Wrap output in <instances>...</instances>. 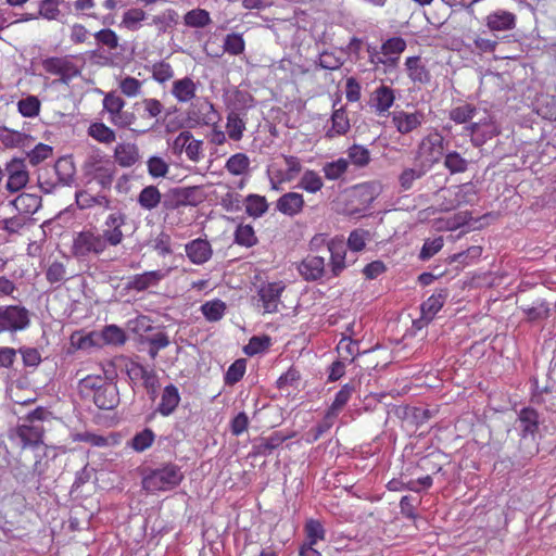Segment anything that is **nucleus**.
Wrapping results in <instances>:
<instances>
[{
    "label": "nucleus",
    "mask_w": 556,
    "mask_h": 556,
    "mask_svg": "<svg viewBox=\"0 0 556 556\" xmlns=\"http://www.w3.org/2000/svg\"><path fill=\"white\" fill-rule=\"evenodd\" d=\"M127 216L122 211L111 213L104 222L105 229L100 233L94 228L85 229L74 237L72 253L77 258L101 255L109 245L117 247L124 240L122 227Z\"/></svg>",
    "instance_id": "nucleus-1"
},
{
    "label": "nucleus",
    "mask_w": 556,
    "mask_h": 556,
    "mask_svg": "<svg viewBox=\"0 0 556 556\" xmlns=\"http://www.w3.org/2000/svg\"><path fill=\"white\" fill-rule=\"evenodd\" d=\"M81 169L88 182L96 181L104 190L111 189L117 172L115 162L99 150L87 155Z\"/></svg>",
    "instance_id": "nucleus-2"
},
{
    "label": "nucleus",
    "mask_w": 556,
    "mask_h": 556,
    "mask_svg": "<svg viewBox=\"0 0 556 556\" xmlns=\"http://www.w3.org/2000/svg\"><path fill=\"white\" fill-rule=\"evenodd\" d=\"M184 480L180 467L173 463L164 464L155 469H147L142 478V488L147 492L173 490Z\"/></svg>",
    "instance_id": "nucleus-3"
},
{
    "label": "nucleus",
    "mask_w": 556,
    "mask_h": 556,
    "mask_svg": "<svg viewBox=\"0 0 556 556\" xmlns=\"http://www.w3.org/2000/svg\"><path fill=\"white\" fill-rule=\"evenodd\" d=\"M444 154V137L433 129L418 142L415 151V163H421L430 169L441 161Z\"/></svg>",
    "instance_id": "nucleus-4"
},
{
    "label": "nucleus",
    "mask_w": 556,
    "mask_h": 556,
    "mask_svg": "<svg viewBox=\"0 0 556 556\" xmlns=\"http://www.w3.org/2000/svg\"><path fill=\"white\" fill-rule=\"evenodd\" d=\"M203 201V194L198 186L170 188L163 199V207L174 211L181 206H195Z\"/></svg>",
    "instance_id": "nucleus-5"
},
{
    "label": "nucleus",
    "mask_w": 556,
    "mask_h": 556,
    "mask_svg": "<svg viewBox=\"0 0 556 556\" xmlns=\"http://www.w3.org/2000/svg\"><path fill=\"white\" fill-rule=\"evenodd\" d=\"M465 131L470 136L472 146L479 148L501 135L502 129L495 117L486 113L478 122L469 123Z\"/></svg>",
    "instance_id": "nucleus-6"
},
{
    "label": "nucleus",
    "mask_w": 556,
    "mask_h": 556,
    "mask_svg": "<svg viewBox=\"0 0 556 556\" xmlns=\"http://www.w3.org/2000/svg\"><path fill=\"white\" fill-rule=\"evenodd\" d=\"M30 324L29 311L21 305L0 306V333L17 332Z\"/></svg>",
    "instance_id": "nucleus-7"
},
{
    "label": "nucleus",
    "mask_w": 556,
    "mask_h": 556,
    "mask_svg": "<svg viewBox=\"0 0 556 556\" xmlns=\"http://www.w3.org/2000/svg\"><path fill=\"white\" fill-rule=\"evenodd\" d=\"M125 104L123 98L112 92L103 99V108L110 115V122L119 128L130 127L137 119L134 113L124 111Z\"/></svg>",
    "instance_id": "nucleus-8"
},
{
    "label": "nucleus",
    "mask_w": 556,
    "mask_h": 556,
    "mask_svg": "<svg viewBox=\"0 0 556 556\" xmlns=\"http://www.w3.org/2000/svg\"><path fill=\"white\" fill-rule=\"evenodd\" d=\"M43 70L60 76V81L67 85L73 78L80 75V70L68 56H51L42 60Z\"/></svg>",
    "instance_id": "nucleus-9"
},
{
    "label": "nucleus",
    "mask_w": 556,
    "mask_h": 556,
    "mask_svg": "<svg viewBox=\"0 0 556 556\" xmlns=\"http://www.w3.org/2000/svg\"><path fill=\"white\" fill-rule=\"evenodd\" d=\"M5 172L8 174L5 188L10 193L18 192L29 180V174L24 159H12L5 165Z\"/></svg>",
    "instance_id": "nucleus-10"
},
{
    "label": "nucleus",
    "mask_w": 556,
    "mask_h": 556,
    "mask_svg": "<svg viewBox=\"0 0 556 556\" xmlns=\"http://www.w3.org/2000/svg\"><path fill=\"white\" fill-rule=\"evenodd\" d=\"M99 340H102L106 344L122 345L126 341L125 331L116 325L105 326L100 333L92 332L89 336L83 338L79 343V348H86L91 345H99Z\"/></svg>",
    "instance_id": "nucleus-11"
},
{
    "label": "nucleus",
    "mask_w": 556,
    "mask_h": 556,
    "mask_svg": "<svg viewBox=\"0 0 556 556\" xmlns=\"http://www.w3.org/2000/svg\"><path fill=\"white\" fill-rule=\"evenodd\" d=\"M406 49V41L402 37H392L389 38L381 45V53L387 56V59H382L377 56L376 50L370 53V61L374 64H383V65H395L399 61L400 54Z\"/></svg>",
    "instance_id": "nucleus-12"
},
{
    "label": "nucleus",
    "mask_w": 556,
    "mask_h": 556,
    "mask_svg": "<svg viewBox=\"0 0 556 556\" xmlns=\"http://www.w3.org/2000/svg\"><path fill=\"white\" fill-rule=\"evenodd\" d=\"M425 117V113L418 110L414 112L400 110L392 113V124L397 132L408 135L422 125Z\"/></svg>",
    "instance_id": "nucleus-13"
},
{
    "label": "nucleus",
    "mask_w": 556,
    "mask_h": 556,
    "mask_svg": "<svg viewBox=\"0 0 556 556\" xmlns=\"http://www.w3.org/2000/svg\"><path fill=\"white\" fill-rule=\"evenodd\" d=\"M330 253V271L333 277H338L346 268V245L343 239L333 238L327 243Z\"/></svg>",
    "instance_id": "nucleus-14"
},
{
    "label": "nucleus",
    "mask_w": 556,
    "mask_h": 556,
    "mask_svg": "<svg viewBox=\"0 0 556 556\" xmlns=\"http://www.w3.org/2000/svg\"><path fill=\"white\" fill-rule=\"evenodd\" d=\"M394 101V90L387 85H380L372 91L369 104L377 115L382 116L393 106Z\"/></svg>",
    "instance_id": "nucleus-15"
},
{
    "label": "nucleus",
    "mask_w": 556,
    "mask_h": 556,
    "mask_svg": "<svg viewBox=\"0 0 556 556\" xmlns=\"http://www.w3.org/2000/svg\"><path fill=\"white\" fill-rule=\"evenodd\" d=\"M92 402L99 409L111 410L116 408L121 402L117 386L108 380L102 389L92 397Z\"/></svg>",
    "instance_id": "nucleus-16"
},
{
    "label": "nucleus",
    "mask_w": 556,
    "mask_h": 556,
    "mask_svg": "<svg viewBox=\"0 0 556 556\" xmlns=\"http://www.w3.org/2000/svg\"><path fill=\"white\" fill-rule=\"evenodd\" d=\"M325 258L316 255H307L298 265L300 275L307 281L320 279L325 274Z\"/></svg>",
    "instance_id": "nucleus-17"
},
{
    "label": "nucleus",
    "mask_w": 556,
    "mask_h": 556,
    "mask_svg": "<svg viewBox=\"0 0 556 556\" xmlns=\"http://www.w3.org/2000/svg\"><path fill=\"white\" fill-rule=\"evenodd\" d=\"M485 23L491 31H507L516 27L517 16L505 10H497L490 13Z\"/></svg>",
    "instance_id": "nucleus-18"
},
{
    "label": "nucleus",
    "mask_w": 556,
    "mask_h": 556,
    "mask_svg": "<svg viewBox=\"0 0 556 556\" xmlns=\"http://www.w3.org/2000/svg\"><path fill=\"white\" fill-rule=\"evenodd\" d=\"M212 248L205 239H194L186 244V254L191 263L201 265L206 263L212 256Z\"/></svg>",
    "instance_id": "nucleus-19"
},
{
    "label": "nucleus",
    "mask_w": 556,
    "mask_h": 556,
    "mask_svg": "<svg viewBox=\"0 0 556 556\" xmlns=\"http://www.w3.org/2000/svg\"><path fill=\"white\" fill-rule=\"evenodd\" d=\"M409 79L414 84L427 85L431 80L430 71L422 63L420 56H409L405 61Z\"/></svg>",
    "instance_id": "nucleus-20"
},
{
    "label": "nucleus",
    "mask_w": 556,
    "mask_h": 556,
    "mask_svg": "<svg viewBox=\"0 0 556 556\" xmlns=\"http://www.w3.org/2000/svg\"><path fill=\"white\" fill-rule=\"evenodd\" d=\"M114 159L121 167H131L140 160L139 149L135 143H118L114 149Z\"/></svg>",
    "instance_id": "nucleus-21"
},
{
    "label": "nucleus",
    "mask_w": 556,
    "mask_h": 556,
    "mask_svg": "<svg viewBox=\"0 0 556 556\" xmlns=\"http://www.w3.org/2000/svg\"><path fill=\"white\" fill-rule=\"evenodd\" d=\"M45 429L41 425L24 422L16 429V434L22 441V446H35L42 443Z\"/></svg>",
    "instance_id": "nucleus-22"
},
{
    "label": "nucleus",
    "mask_w": 556,
    "mask_h": 556,
    "mask_svg": "<svg viewBox=\"0 0 556 556\" xmlns=\"http://www.w3.org/2000/svg\"><path fill=\"white\" fill-rule=\"evenodd\" d=\"M351 128L348 112L344 108L337 109L331 115V126L326 131L328 139L344 136Z\"/></svg>",
    "instance_id": "nucleus-23"
},
{
    "label": "nucleus",
    "mask_w": 556,
    "mask_h": 556,
    "mask_svg": "<svg viewBox=\"0 0 556 556\" xmlns=\"http://www.w3.org/2000/svg\"><path fill=\"white\" fill-rule=\"evenodd\" d=\"M180 402V394L178 388L174 384H168L163 389L161 402L156 407V412L162 416L172 415L178 407Z\"/></svg>",
    "instance_id": "nucleus-24"
},
{
    "label": "nucleus",
    "mask_w": 556,
    "mask_h": 556,
    "mask_svg": "<svg viewBox=\"0 0 556 556\" xmlns=\"http://www.w3.org/2000/svg\"><path fill=\"white\" fill-rule=\"evenodd\" d=\"M518 422L523 438L528 435L534 437L539 430V414L533 408H522L518 416Z\"/></svg>",
    "instance_id": "nucleus-25"
},
{
    "label": "nucleus",
    "mask_w": 556,
    "mask_h": 556,
    "mask_svg": "<svg viewBox=\"0 0 556 556\" xmlns=\"http://www.w3.org/2000/svg\"><path fill=\"white\" fill-rule=\"evenodd\" d=\"M429 170L430 168L421 163H415V167L404 168L399 176L400 187L405 191L410 190L414 182L421 179Z\"/></svg>",
    "instance_id": "nucleus-26"
},
{
    "label": "nucleus",
    "mask_w": 556,
    "mask_h": 556,
    "mask_svg": "<svg viewBox=\"0 0 556 556\" xmlns=\"http://www.w3.org/2000/svg\"><path fill=\"white\" fill-rule=\"evenodd\" d=\"M54 170L62 185L71 186L75 181L76 167L71 156L60 157L54 164Z\"/></svg>",
    "instance_id": "nucleus-27"
},
{
    "label": "nucleus",
    "mask_w": 556,
    "mask_h": 556,
    "mask_svg": "<svg viewBox=\"0 0 556 556\" xmlns=\"http://www.w3.org/2000/svg\"><path fill=\"white\" fill-rule=\"evenodd\" d=\"M162 202V193L153 185L144 187L137 198V203L146 211L155 210Z\"/></svg>",
    "instance_id": "nucleus-28"
},
{
    "label": "nucleus",
    "mask_w": 556,
    "mask_h": 556,
    "mask_svg": "<svg viewBox=\"0 0 556 556\" xmlns=\"http://www.w3.org/2000/svg\"><path fill=\"white\" fill-rule=\"evenodd\" d=\"M161 270L146 271L141 275H135L128 283V287L136 291H144L151 286H155L164 278Z\"/></svg>",
    "instance_id": "nucleus-29"
},
{
    "label": "nucleus",
    "mask_w": 556,
    "mask_h": 556,
    "mask_svg": "<svg viewBox=\"0 0 556 556\" xmlns=\"http://www.w3.org/2000/svg\"><path fill=\"white\" fill-rule=\"evenodd\" d=\"M304 207V199L301 193L288 192L280 197V213L289 216L298 215Z\"/></svg>",
    "instance_id": "nucleus-30"
},
{
    "label": "nucleus",
    "mask_w": 556,
    "mask_h": 556,
    "mask_svg": "<svg viewBox=\"0 0 556 556\" xmlns=\"http://www.w3.org/2000/svg\"><path fill=\"white\" fill-rule=\"evenodd\" d=\"M451 190V195H453L452 203H450V208H457L460 205L472 204L476 201L477 192L471 185H462L459 187H455Z\"/></svg>",
    "instance_id": "nucleus-31"
},
{
    "label": "nucleus",
    "mask_w": 556,
    "mask_h": 556,
    "mask_svg": "<svg viewBox=\"0 0 556 556\" xmlns=\"http://www.w3.org/2000/svg\"><path fill=\"white\" fill-rule=\"evenodd\" d=\"M140 106L143 108V118H155L153 126L162 123V113L165 108L160 100L154 98H144L140 102L135 103V108L137 110H139Z\"/></svg>",
    "instance_id": "nucleus-32"
},
{
    "label": "nucleus",
    "mask_w": 556,
    "mask_h": 556,
    "mask_svg": "<svg viewBox=\"0 0 556 556\" xmlns=\"http://www.w3.org/2000/svg\"><path fill=\"white\" fill-rule=\"evenodd\" d=\"M261 306L265 312H276L278 308V286L277 283H268L262 286L258 290Z\"/></svg>",
    "instance_id": "nucleus-33"
},
{
    "label": "nucleus",
    "mask_w": 556,
    "mask_h": 556,
    "mask_svg": "<svg viewBox=\"0 0 556 556\" xmlns=\"http://www.w3.org/2000/svg\"><path fill=\"white\" fill-rule=\"evenodd\" d=\"M172 94L179 102H188L195 97V84L189 77L173 83Z\"/></svg>",
    "instance_id": "nucleus-34"
},
{
    "label": "nucleus",
    "mask_w": 556,
    "mask_h": 556,
    "mask_svg": "<svg viewBox=\"0 0 556 556\" xmlns=\"http://www.w3.org/2000/svg\"><path fill=\"white\" fill-rule=\"evenodd\" d=\"M106 381L108 379L101 376L89 375L79 380V391L84 397L92 399L98 391L102 389Z\"/></svg>",
    "instance_id": "nucleus-35"
},
{
    "label": "nucleus",
    "mask_w": 556,
    "mask_h": 556,
    "mask_svg": "<svg viewBox=\"0 0 556 556\" xmlns=\"http://www.w3.org/2000/svg\"><path fill=\"white\" fill-rule=\"evenodd\" d=\"M226 308L224 301L215 299L203 303L200 309L207 321L215 323L223 318Z\"/></svg>",
    "instance_id": "nucleus-36"
},
{
    "label": "nucleus",
    "mask_w": 556,
    "mask_h": 556,
    "mask_svg": "<svg viewBox=\"0 0 556 556\" xmlns=\"http://www.w3.org/2000/svg\"><path fill=\"white\" fill-rule=\"evenodd\" d=\"M305 542L309 545H316L319 541L326 539V530L323 523L316 519H308L304 525Z\"/></svg>",
    "instance_id": "nucleus-37"
},
{
    "label": "nucleus",
    "mask_w": 556,
    "mask_h": 556,
    "mask_svg": "<svg viewBox=\"0 0 556 556\" xmlns=\"http://www.w3.org/2000/svg\"><path fill=\"white\" fill-rule=\"evenodd\" d=\"M349 168V161L340 157L336 161L327 162L323 165L321 172L328 180H338L345 175Z\"/></svg>",
    "instance_id": "nucleus-38"
},
{
    "label": "nucleus",
    "mask_w": 556,
    "mask_h": 556,
    "mask_svg": "<svg viewBox=\"0 0 556 556\" xmlns=\"http://www.w3.org/2000/svg\"><path fill=\"white\" fill-rule=\"evenodd\" d=\"M354 392V386L351 383H345L342 388L337 392L332 404L329 406L327 412L338 417L339 413L343 409V407L350 401L352 394Z\"/></svg>",
    "instance_id": "nucleus-39"
},
{
    "label": "nucleus",
    "mask_w": 556,
    "mask_h": 556,
    "mask_svg": "<svg viewBox=\"0 0 556 556\" xmlns=\"http://www.w3.org/2000/svg\"><path fill=\"white\" fill-rule=\"evenodd\" d=\"M298 186L308 193H316L323 189L324 181L317 172L307 169L302 175Z\"/></svg>",
    "instance_id": "nucleus-40"
},
{
    "label": "nucleus",
    "mask_w": 556,
    "mask_h": 556,
    "mask_svg": "<svg viewBox=\"0 0 556 556\" xmlns=\"http://www.w3.org/2000/svg\"><path fill=\"white\" fill-rule=\"evenodd\" d=\"M337 352L342 359L353 363L356 356L359 355L358 341L343 336L337 345Z\"/></svg>",
    "instance_id": "nucleus-41"
},
{
    "label": "nucleus",
    "mask_w": 556,
    "mask_h": 556,
    "mask_svg": "<svg viewBox=\"0 0 556 556\" xmlns=\"http://www.w3.org/2000/svg\"><path fill=\"white\" fill-rule=\"evenodd\" d=\"M141 343H147L150 345L148 351L149 356L152 359H155L159 351L167 348L170 344V341L165 332L160 331L153 336L142 338Z\"/></svg>",
    "instance_id": "nucleus-42"
},
{
    "label": "nucleus",
    "mask_w": 556,
    "mask_h": 556,
    "mask_svg": "<svg viewBox=\"0 0 556 556\" xmlns=\"http://www.w3.org/2000/svg\"><path fill=\"white\" fill-rule=\"evenodd\" d=\"M88 134L97 141L110 144L116 140V135L113 129L103 123H93L89 126Z\"/></svg>",
    "instance_id": "nucleus-43"
},
{
    "label": "nucleus",
    "mask_w": 556,
    "mask_h": 556,
    "mask_svg": "<svg viewBox=\"0 0 556 556\" xmlns=\"http://www.w3.org/2000/svg\"><path fill=\"white\" fill-rule=\"evenodd\" d=\"M477 113V108L471 103H464L462 105L451 109L448 117L456 124H466L470 122Z\"/></svg>",
    "instance_id": "nucleus-44"
},
{
    "label": "nucleus",
    "mask_w": 556,
    "mask_h": 556,
    "mask_svg": "<svg viewBox=\"0 0 556 556\" xmlns=\"http://www.w3.org/2000/svg\"><path fill=\"white\" fill-rule=\"evenodd\" d=\"M348 161L357 167H365L370 162V152L367 148L361 144L351 146L348 151Z\"/></svg>",
    "instance_id": "nucleus-45"
},
{
    "label": "nucleus",
    "mask_w": 556,
    "mask_h": 556,
    "mask_svg": "<svg viewBox=\"0 0 556 556\" xmlns=\"http://www.w3.org/2000/svg\"><path fill=\"white\" fill-rule=\"evenodd\" d=\"M154 440V432L150 428H144L142 431L134 435L129 442V446H131L136 452L141 453L148 450L153 444Z\"/></svg>",
    "instance_id": "nucleus-46"
},
{
    "label": "nucleus",
    "mask_w": 556,
    "mask_h": 556,
    "mask_svg": "<svg viewBox=\"0 0 556 556\" xmlns=\"http://www.w3.org/2000/svg\"><path fill=\"white\" fill-rule=\"evenodd\" d=\"M178 22V14L173 9H167L161 14L152 17V24L159 29V33L164 34L169 27H173Z\"/></svg>",
    "instance_id": "nucleus-47"
},
{
    "label": "nucleus",
    "mask_w": 556,
    "mask_h": 556,
    "mask_svg": "<svg viewBox=\"0 0 556 556\" xmlns=\"http://www.w3.org/2000/svg\"><path fill=\"white\" fill-rule=\"evenodd\" d=\"M250 165V160L244 153H236L226 162L225 168L232 175L239 176L244 174Z\"/></svg>",
    "instance_id": "nucleus-48"
},
{
    "label": "nucleus",
    "mask_w": 556,
    "mask_h": 556,
    "mask_svg": "<svg viewBox=\"0 0 556 556\" xmlns=\"http://www.w3.org/2000/svg\"><path fill=\"white\" fill-rule=\"evenodd\" d=\"M445 296L442 293H433L421 304V314L431 319L444 305Z\"/></svg>",
    "instance_id": "nucleus-49"
},
{
    "label": "nucleus",
    "mask_w": 556,
    "mask_h": 556,
    "mask_svg": "<svg viewBox=\"0 0 556 556\" xmlns=\"http://www.w3.org/2000/svg\"><path fill=\"white\" fill-rule=\"evenodd\" d=\"M226 128L230 139L237 141L242 138L245 125L238 112L231 111L228 114Z\"/></svg>",
    "instance_id": "nucleus-50"
},
{
    "label": "nucleus",
    "mask_w": 556,
    "mask_h": 556,
    "mask_svg": "<svg viewBox=\"0 0 556 556\" xmlns=\"http://www.w3.org/2000/svg\"><path fill=\"white\" fill-rule=\"evenodd\" d=\"M185 24L189 27L202 28L211 23V17L207 11L203 9H193L186 13Z\"/></svg>",
    "instance_id": "nucleus-51"
},
{
    "label": "nucleus",
    "mask_w": 556,
    "mask_h": 556,
    "mask_svg": "<svg viewBox=\"0 0 556 556\" xmlns=\"http://www.w3.org/2000/svg\"><path fill=\"white\" fill-rule=\"evenodd\" d=\"M245 202V211L250 216H262L268 208L266 199L257 194L248 195Z\"/></svg>",
    "instance_id": "nucleus-52"
},
{
    "label": "nucleus",
    "mask_w": 556,
    "mask_h": 556,
    "mask_svg": "<svg viewBox=\"0 0 556 556\" xmlns=\"http://www.w3.org/2000/svg\"><path fill=\"white\" fill-rule=\"evenodd\" d=\"M286 168L280 170V182L292 181L302 170L301 161L295 156H285Z\"/></svg>",
    "instance_id": "nucleus-53"
},
{
    "label": "nucleus",
    "mask_w": 556,
    "mask_h": 556,
    "mask_svg": "<svg viewBox=\"0 0 556 556\" xmlns=\"http://www.w3.org/2000/svg\"><path fill=\"white\" fill-rule=\"evenodd\" d=\"M444 166L452 173H464L467 170L468 162L458 152H448L444 159Z\"/></svg>",
    "instance_id": "nucleus-54"
},
{
    "label": "nucleus",
    "mask_w": 556,
    "mask_h": 556,
    "mask_svg": "<svg viewBox=\"0 0 556 556\" xmlns=\"http://www.w3.org/2000/svg\"><path fill=\"white\" fill-rule=\"evenodd\" d=\"M98 45L106 47L109 50H115L119 46L117 34L111 28H103L94 34Z\"/></svg>",
    "instance_id": "nucleus-55"
},
{
    "label": "nucleus",
    "mask_w": 556,
    "mask_h": 556,
    "mask_svg": "<svg viewBox=\"0 0 556 556\" xmlns=\"http://www.w3.org/2000/svg\"><path fill=\"white\" fill-rule=\"evenodd\" d=\"M245 372V361L243 358L235 361L225 374V383L233 386L239 382Z\"/></svg>",
    "instance_id": "nucleus-56"
},
{
    "label": "nucleus",
    "mask_w": 556,
    "mask_h": 556,
    "mask_svg": "<svg viewBox=\"0 0 556 556\" xmlns=\"http://www.w3.org/2000/svg\"><path fill=\"white\" fill-rule=\"evenodd\" d=\"M270 338L267 336L257 337L254 336L250 339L249 343L243 348V352L248 356L266 351L270 345Z\"/></svg>",
    "instance_id": "nucleus-57"
},
{
    "label": "nucleus",
    "mask_w": 556,
    "mask_h": 556,
    "mask_svg": "<svg viewBox=\"0 0 556 556\" xmlns=\"http://www.w3.org/2000/svg\"><path fill=\"white\" fill-rule=\"evenodd\" d=\"M235 242L250 248L256 243V237L250 225H240L235 232Z\"/></svg>",
    "instance_id": "nucleus-58"
},
{
    "label": "nucleus",
    "mask_w": 556,
    "mask_h": 556,
    "mask_svg": "<svg viewBox=\"0 0 556 556\" xmlns=\"http://www.w3.org/2000/svg\"><path fill=\"white\" fill-rule=\"evenodd\" d=\"M444 241L442 237H437L434 239H427L424 242V245L419 253V258L421 261L430 260L432 256H434L437 253L441 251L443 248Z\"/></svg>",
    "instance_id": "nucleus-59"
},
{
    "label": "nucleus",
    "mask_w": 556,
    "mask_h": 556,
    "mask_svg": "<svg viewBox=\"0 0 556 556\" xmlns=\"http://www.w3.org/2000/svg\"><path fill=\"white\" fill-rule=\"evenodd\" d=\"M549 306L545 301H538L532 306L523 308L529 320H543L549 317Z\"/></svg>",
    "instance_id": "nucleus-60"
},
{
    "label": "nucleus",
    "mask_w": 556,
    "mask_h": 556,
    "mask_svg": "<svg viewBox=\"0 0 556 556\" xmlns=\"http://www.w3.org/2000/svg\"><path fill=\"white\" fill-rule=\"evenodd\" d=\"M148 173L153 178L165 177L168 173V164L160 156H151L147 161Z\"/></svg>",
    "instance_id": "nucleus-61"
},
{
    "label": "nucleus",
    "mask_w": 556,
    "mask_h": 556,
    "mask_svg": "<svg viewBox=\"0 0 556 556\" xmlns=\"http://www.w3.org/2000/svg\"><path fill=\"white\" fill-rule=\"evenodd\" d=\"M18 112L25 116V117H34L38 115L40 110V102L39 100L34 97L29 96L25 99H22L17 103Z\"/></svg>",
    "instance_id": "nucleus-62"
},
{
    "label": "nucleus",
    "mask_w": 556,
    "mask_h": 556,
    "mask_svg": "<svg viewBox=\"0 0 556 556\" xmlns=\"http://www.w3.org/2000/svg\"><path fill=\"white\" fill-rule=\"evenodd\" d=\"M26 136L22 132L10 130L8 128L0 129V141L7 148L20 147L24 143Z\"/></svg>",
    "instance_id": "nucleus-63"
},
{
    "label": "nucleus",
    "mask_w": 556,
    "mask_h": 556,
    "mask_svg": "<svg viewBox=\"0 0 556 556\" xmlns=\"http://www.w3.org/2000/svg\"><path fill=\"white\" fill-rule=\"evenodd\" d=\"M224 50L231 55H239L244 50V40L241 35L229 34L224 40Z\"/></svg>",
    "instance_id": "nucleus-64"
}]
</instances>
